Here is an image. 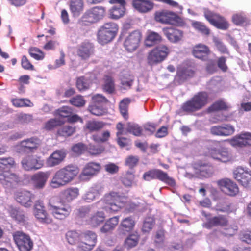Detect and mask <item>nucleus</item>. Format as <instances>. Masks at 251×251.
Here are the masks:
<instances>
[{"label":"nucleus","instance_id":"9","mask_svg":"<svg viewBox=\"0 0 251 251\" xmlns=\"http://www.w3.org/2000/svg\"><path fill=\"white\" fill-rule=\"evenodd\" d=\"M143 179L147 181L158 179L171 187L176 185L174 178L170 177L167 172L159 169H152L145 172L143 175Z\"/></svg>","mask_w":251,"mask_h":251},{"label":"nucleus","instance_id":"64","mask_svg":"<svg viewBox=\"0 0 251 251\" xmlns=\"http://www.w3.org/2000/svg\"><path fill=\"white\" fill-rule=\"evenodd\" d=\"M232 22L236 25H241L246 22V17L243 13L234 14L232 17Z\"/></svg>","mask_w":251,"mask_h":251},{"label":"nucleus","instance_id":"51","mask_svg":"<svg viewBox=\"0 0 251 251\" xmlns=\"http://www.w3.org/2000/svg\"><path fill=\"white\" fill-rule=\"evenodd\" d=\"M139 239V235L136 233L130 234L125 241V246L128 249L136 246Z\"/></svg>","mask_w":251,"mask_h":251},{"label":"nucleus","instance_id":"18","mask_svg":"<svg viewBox=\"0 0 251 251\" xmlns=\"http://www.w3.org/2000/svg\"><path fill=\"white\" fill-rule=\"evenodd\" d=\"M202 215L207 218V222L204 223V226L207 229L215 226L225 227L228 224V220L225 215H219L208 218L210 216V214H206L203 212Z\"/></svg>","mask_w":251,"mask_h":251},{"label":"nucleus","instance_id":"30","mask_svg":"<svg viewBox=\"0 0 251 251\" xmlns=\"http://www.w3.org/2000/svg\"><path fill=\"white\" fill-rule=\"evenodd\" d=\"M163 31L168 40L172 43L178 42L183 37V32L174 27L164 28Z\"/></svg>","mask_w":251,"mask_h":251},{"label":"nucleus","instance_id":"36","mask_svg":"<svg viewBox=\"0 0 251 251\" xmlns=\"http://www.w3.org/2000/svg\"><path fill=\"white\" fill-rule=\"evenodd\" d=\"M93 48L89 44L81 45L77 50L78 56L82 60L88 59L93 54Z\"/></svg>","mask_w":251,"mask_h":251},{"label":"nucleus","instance_id":"55","mask_svg":"<svg viewBox=\"0 0 251 251\" xmlns=\"http://www.w3.org/2000/svg\"><path fill=\"white\" fill-rule=\"evenodd\" d=\"M83 240L94 247L97 242V235L92 231H87L83 234Z\"/></svg>","mask_w":251,"mask_h":251},{"label":"nucleus","instance_id":"14","mask_svg":"<svg viewBox=\"0 0 251 251\" xmlns=\"http://www.w3.org/2000/svg\"><path fill=\"white\" fill-rule=\"evenodd\" d=\"M14 240L21 251H29L33 247V242L30 236L22 231H17L13 234Z\"/></svg>","mask_w":251,"mask_h":251},{"label":"nucleus","instance_id":"8","mask_svg":"<svg viewBox=\"0 0 251 251\" xmlns=\"http://www.w3.org/2000/svg\"><path fill=\"white\" fill-rule=\"evenodd\" d=\"M105 13V8L102 6H95L85 11L78 24L81 26H89L102 19Z\"/></svg>","mask_w":251,"mask_h":251},{"label":"nucleus","instance_id":"26","mask_svg":"<svg viewBox=\"0 0 251 251\" xmlns=\"http://www.w3.org/2000/svg\"><path fill=\"white\" fill-rule=\"evenodd\" d=\"M50 173L49 172H39L33 175L31 177V180L33 187L35 189H42L49 177Z\"/></svg>","mask_w":251,"mask_h":251},{"label":"nucleus","instance_id":"63","mask_svg":"<svg viewBox=\"0 0 251 251\" xmlns=\"http://www.w3.org/2000/svg\"><path fill=\"white\" fill-rule=\"evenodd\" d=\"M228 106L226 103L222 100H219L215 102L210 107L209 109L213 111H218L222 110H226Z\"/></svg>","mask_w":251,"mask_h":251},{"label":"nucleus","instance_id":"53","mask_svg":"<svg viewBox=\"0 0 251 251\" xmlns=\"http://www.w3.org/2000/svg\"><path fill=\"white\" fill-rule=\"evenodd\" d=\"M64 122L57 118H52L47 121L44 126L46 130H51L54 128L64 124Z\"/></svg>","mask_w":251,"mask_h":251},{"label":"nucleus","instance_id":"62","mask_svg":"<svg viewBox=\"0 0 251 251\" xmlns=\"http://www.w3.org/2000/svg\"><path fill=\"white\" fill-rule=\"evenodd\" d=\"M17 121L21 124H28L33 121L32 114L21 113L17 116Z\"/></svg>","mask_w":251,"mask_h":251},{"label":"nucleus","instance_id":"42","mask_svg":"<svg viewBox=\"0 0 251 251\" xmlns=\"http://www.w3.org/2000/svg\"><path fill=\"white\" fill-rule=\"evenodd\" d=\"M191 25L195 30L203 35L208 36L210 34V29L201 22L194 21L192 22Z\"/></svg>","mask_w":251,"mask_h":251},{"label":"nucleus","instance_id":"1","mask_svg":"<svg viewBox=\"0 0 251 251\" xmlns=\"http://www.w3.org/2000/svg\"><path fill=\"white\" fill-rule=\"evenodd\" d=\"M16 163L13 158H0V183L6 188H13L21 181V178L18 175L6 170L15 168Z\"/></svg>","mask_w":251,"mask_h":251},{"label":"nucleus","instance_id":"12","mask_svg":"<svg viewBox=\"0 0 251 251\" xmlns=\"http://www.w3.org/2000/svg\"><path fill=\"white\" fill-rule=\"evenodd\" d=\"M142 39V32L139 30H134L125 37L124 46L128 52H133L139 48Z\"/></svg>","mask_w":251,"mask_h":251},{"label":"nucleus","instance_id":"27","mask_svg":"<svg viewBox=\"0 0 251 251\" xmlns=\"http://www.w3.org/2000/svg\"><path fill=\"white\" fill-rule=\"evenodd\" d=\"M212 135L219 136H228L233 134L235 131L234 127L229 124L212 126L210 129Z\"/></svg>","mask_w":251,"mask_h":251},{"label":"nucleus","instance_id":"61","mask_svg":"<svg viewBox=\"0 0 251 251\" xmlns=\"http://www.w3.org/2000/svg\"><path fill=\"white\" fill-rule=\"evenodd\" d=\"M104 147L102 145L96 146L90 144L88 148L89 152L92 155H98L104 151Z\"/></svg>","mask_w":251,"mask_h":251},{"label":"nucleus","instance_id":"31","mask_svg":"<svg viewBox=\"0 0 251 251\" xmlns=\"http://www.w3.org/2000/svg\"><path fill=\"white\" fill-rule=\"evenodd\" d=\"M210 52L209 48L207 46L202 44L196 45L193 48V55L196 58L202 60H207Z\"/></svg>","mask_w":251,"mask_h":251},{"label":"nucleus","instance_id":"49","mask_svg":"<svg viewBox=\"0 0 251 251\" xmlns=\"http://www.w3.org/2000/svg\"><path fill=\"white\" fill-rule=\"evenodd\" d=\"M75 132V127L70 126H64L58 129L57 135L59 136L68 137Z\"/></svg>","mask_w":251,"mask_h":251},{"label":"nucleus","instance_id":"23","mask_svg":"<svg viewBox=\"0 0 251 251\" xmlns=\"http://www.w3.org/2000/svg\"><path fill=\"white\" fill-rule=\"evenodd\" d=\"M22 167L26 171L37 170L44 165L43 160L39 157L28 155L24 158L21 162Z\"/></svg>","mask_w":251,"mask_h":251},{"label":"nucleus","instance_id":"33","mask_svg":"<svg viewBox=\"0 0 251 251\" xmlns=\"http://www.w3.org/2000/svg\"><path fill=\"white\" fill-rule=\"evenodd\" d=\"M79 195V190L76 187H69L61 193V200L64 202H70L76 199Z\"/></svg>","mask_w":251,"mask_h":251},{"label":"nucleus","instance_id":"35","mask_svg":"<svg viewBox=\"0 0 251 251\" xmlns=\"http://www.w3.org/2000/svg\"><path fill=\"white\" fill-rule=\"evenodd\" d=\"M107 123L101 121L89 120L87 122L85 126V129L89 132H98L103 129Z\"/></svg>","mask_w":251,"mask_h":251},{"label":"nucleus","instance_id":"39","mask_svg":"<svg viewBox=\"0 0 251 251\" xmlns=\"http://www.w3.org/2000/svg\"><path fill=\"white\" fill-rule=\"evenodd\" d=\"M69 6L73 16H78L83 10L84 3L82 0H70Z\"/></svg>","mask_w":251,"mask_h":251},{"label":"nucleus","instance_id":"56","mask_svg":"<svg viewBox=\"0 0 251 251\" xmlns=\"http://www.w3.org/2000/svg\"><path fill=\"white\" fill-rule=\"evenodd\" d=\"M126 130L128 132L132 133L136 136L142 135V129L138 125L129 123L127 125Z\"/></svg>","mask_w":251,"mask_h":251},{"label":"nucleus","instance_id":"58","mask_svg":"<svg viewBox=\"0 0 251 251\" xmlns=\"http://www.w3.org/2000/svg\"><path fill=\"white\" fill-rule=\"evenodd\" d=\"M28 53L32 57L37 60H42L45 57L44 52L36 47H30L28 49Z\"/></svg>","mask_w":251,"mask_h":251},{"label":"nucleus","instance_id":"47","mask_svg":"<svg viewBox=\"0 0 251 251\" xmlns=\"http://www.w3.org/2000/svg\"><path fill=\"white\" fill-rule=\"evenodd\" d=\"M131 102V100L129 98H126L123 99L119 103V109L121 114L126 120L128 118V106Z\"/></svg>","mask_w":251,"mask_h":251},{"label":"nucleus","instance_id":"21","mask_svg":"<svg viewBox=\"0 0 251 251\" xmlns=\"http://www.w3.org/2000/svg\"><path fill=\"white\" fill-rule=\"evenodd\" d=\"M220 189L230 196H235L239 193V188L236 183L228 178H224L218 181Z\"/></svg>","mask_w":251,"mask_h":251},{"label":"nucleus","instance_id":"2","mask_svg":"<svg viewBox=\"0 0 251 251\" xmlns=\"http://www.w3.org/2000/svg\"><path fill=\"white\" fill-rule=\"evenodd\" d=\"M79 171L76 166L72 164L59 169L55 173L51 180V187L57 188L69 184L77 176Z\"/></svg>","mask_w":251,"mask_h":251},{"label":"nucleus","instance_id":"13","mask_svg":"<svg viewBox=\"0 0 251 251\" xmlns=\"http://www.w3.org/2000/svg\"><path fill=\"white\" fill-rule=\"evenodd\" d=\"M41 140L36 136H33L21 141L18 144L21 152L30 153L36 151L40 147Z\"/></svg>","mask_w":251,"mask_h":251},{"label":"nucleus","instance_id":"52","mask_svg":"<svg viewBox=\"0 0 251 251\" xmlns=\"http://www.w3.org/2000/svg\"><path fill=\"white\" fill-rule=\"evenodd\" d=\"M155 224V220L151 217H146L143 224L142 231L144 233H149L152 229Z\"/></svg>","mask_w":251,"mask_h":251},{"label":"nucleus","instance_id":"3","mask_svg":"<svg viewBox=\"0 0 251 251\" xmlns=\"http://www.w3.org/2000/svg\"><path fill=\"white\" fill-rule=\"evenodd\" d=\"M208 93L205 91L199 92L183 103L181 110L183 112L192 113L201 109L208 103Z\"/></svg>","mask_w":251,"mask_h":251},{"label":"nucleus","instance_id":"19","mask_svg":"<svg viewBox=\"0 0 251 251\" xmlns=\"http://www.w3.org/2000/svg\"><path fill=\"white\" fill-rule=\"evenodd\" d=\"M234 177L244 187L251 189V171L237 167L233 172Z\"/></svg>","mask_w":251,"mask_h":251},{"label":"nucleus","instance_id":"46","mask_svg":"<svg viewBox=\"0 0 251 251\" xmlns=\"http://www.w3.org/2000/svg\"><path fill=\"white\" fill-rule=\"evenodd\" d=\"M111 136V133L109 130H103L100 134H93L91 138L92 139L97 143H105L109 141Z\"/></svg>","mask_w":251,"mask_h":251},{"label":"nucleus","instance_id":"29","mask_svg":"<svg viewBox=\"0 0 251 251\" xmlns=\"http://www.w3.org/2000/svg\"><path fill=\"white\" fill-rule=\"evenodd\" d=\"M135 224V220L133 216L125 217L122 220L118 230L121 234L126 235L133 230Z\"/></svg>","mask_w":251,"mask_h":251},{"label":"nucleus","instance_id":"44","mask_svg":"<svg viewBox=\"0 0 251 251\" xmlns=\"http://www.w3.org/2000/svg\"><path fill=\"white\" fill-rule=\"evenodd\" d=\"M103 90L108 93L112 94L115 91V84L113 78L109 75H105L103 78V84L102 85Z\"/></svg>","mask_w":251,"mask_h":251},{"label":"nucleus","instance_id":"60","mask_svg":"<svg viewBox=\"0 0 251 251\" xmlns=\"http://www.w3.org/2000/svg\"><path fill=\"white\" fill-rule=\"evenodd\" d=\"M88 110L93 115L98 116L103 115L105 113V110L102 107L95 104L90 105Z\"/></svg>","mask_w":251,"mask_h":251},{"label":"nucleus","instance_id":"43","mask_svg":"<svg viewBox=\"0 0 251 251\" xmlns=\"http://www.w3.org/2000/svg\"><path fill=\"white\" fill-rule=\"evenodd\" d=\"M125 5L114 6L109 10L110 18L118 19L125 15Z\"/></svg>","mask_w":251,"mask_h":251},{"label":"nucleus","instance_id":"17","mask_svg":"<svg viewBox=\"0 0 251 251\" xmlns=\"http://www.w3.org/2000/svg\"><path fill=\"white\" fill-rule=\"evenodd\" d=\"M60 201L59 205L50 204L52 215L56 219L63 220L69 216L72 208L69 204Z\"/></svg>","mask_w":251,"mask_h":251},{"label":"nucleus","instance_id":"34","mask_svg":"<svg viewBox=\"0 0 251 251\" xmlns=\"http://www.w3.org/2000/svg\"><path fill=\"white\" fill-rule=\"evenodd\" d=\"M162 40V36L159 33L148 30L145 40V44L147 47H150L161 42Z\"/></svg>","mask_w":251,"mask_h":251},{"label":"nucleus","instance_id":"16","mask_svg":"<svg viewBox=\"0 0 251 251\" xmlns=\"http://www.w3.org/2000/svg\"><path fill=\"white\" fill-rule=\"evenodd\" d=\"M33 212L34 215L40 222L45 224L52 222V219L48 215L43 201L38 200L35 201Z\"/></svg>","mask_w":251,"mask_h":251},{"label":"nucleus","instance_id":"45","mask_svg":"<svg viewBox=\"0 0 251 251\" xmlns=\"http://www.w3.org/2000/svg\"><path fill=\"white\" fill-rule=\"evenodd\" d=\"M11 101L15 107H31L34 105L30 100L26 98H13Z\"/></svg>","mask_w":251,"mask_h":251},{"label":"nucleus","instance_id":"24","mask_svg":"<svg viewBox=\"0 0 251 251\" xmlns=\"http://www.w3.org/2000/svg\"><path fill=\"white\" fill-rule=\"evenodd\" d=\"M100 165L98 163L91 162L86 165L80 175L82 180H89L93 176L96 175L100 171Z\"/></svg>","mask_w":251,"mask_h":251},{"label":"nucleus","instance_id":"4","mask_svg":"<svg viewBox=\"0 0 251 251\" xmlns=\"http://www.w3.org/2000/svg\"><path fill=\"white\" fill-rule=\"evenodd\" d=\"M118 29V25L114 22H109L104 23L98 30V42L103 45L110 43L116 37Z\"/></svg>","mask_w":251,"mask_h":251},{"label":"nucleus","instance_id":"11","mask_svg":"<svg viewBox=\"0 0 251 251\" xmlns=\"http://www.w3.org/2000/svg\"><path fill=\"white\" fill-rule=\"evenodd\" d=\"M203 16L211 25L218 29L226 30L229 27L228 23L223 17L208 8L203 9Z\"/></svg>","mask_w":251,"mask_h":251},{"label":"nucleus","instance_id":"41","mask_svg":"<svg viewBox=\"0 0 251 251\" xmlns=\"http://www.w3.org/2000/svg\"><path fill=\"white\" fill-rule=\"evenodd\" d=\"M92 84V80L84 76L79 77L76 81V88L80 91H84L90 88Z\"/></svg>","mask_w":251,"mask_h":251},{"label":"nucleus","instance_id":"28","mask_svg":"<svg viewBox=\"0 0 251 251\" xmlns=\"http://www.w3.org/2000/svg\"><path fill=\"white\" fill-rule=\"evenodd\" d=\"M66 156V153L64 150H56L47 158L46 165L49 167L57 166L63 161Z\"/></svg>","mask_w":251,"mask_h":251},{"label":"nucleus","instance_id":"57","mask_svg":"<svg viewBox=\"0 0 251 251\" xmlns=\"http://www.w3.org/2000/svg\"><path fill=\"white\" fill-rule=\"evenodd\" d=\"M55 113L57 115H58L60 117L67 118L72 114L73 109L71 107L67 106H63L61 108L57 109L55 111Z\"/></svg>","mask_w":251,"mask_h":251},{"label":"nucleus","instance_id":"59","mask_svg":"<svg viewBox=\"0 0 251 251\" xmlns=\"http://www.w3.org/2000/svg\"><path fill=\"white\" fill-rule=\"evenodd\" d=\"M69 102L75 107H82L85 104V100L83 97L80 95H77L73 97L69 100Z\"/></svg>","mask_w":251,"mask_h":251},{"label":"nucleus","instance_id":"5","mask_svg":"<svg viewBox=\"0 0 251 251\" xmlns=\"http://www.w3.org/2000/svg\"><path fill=\"white\" fill-rule=\"evenodd\" d=\"M125 197L120 196L115 192H110L106 194L100 202L104 205L103 209L111 212H116L120 210L123 206L124 202L123 199Z\"/></svg>","mask_w":251,"mask_h":251},{"label":"nucleus","instance_id":"20","mask_svg":"<svg viewBox=\"0 0 251 251\" xmlns=\"http://www.w3.org/2000/svg\"><path fill=\"white\" fill-rule=\"evenodd\" d=\"M195 71L190 66L180 65L177 67L175 80L178 84H181L194 76Z\"/></svg>","mask_w":251,"mask_h":251},{"label":"nucleus","instance_id":"48","mask_svg":"<svg viewBox=\"0 0 251 251\" xmlns=\"http://www.w3.org/2000/svg\"><path fill=\"white\" fill-rule=\"evenodd\" d=\"M66 238L69 244L75 245L81 239V234L75 230H70L66 234Z\"/></svg>","mask_w":251,"mask_h":251},{"label":"nucleus","instance_id":"7","mask_svg":"<svg viewBox=\"0 0 251 251\" xmlns=\"http://www.w3.org/2000/svg\"><path fill=\"white\" fill-rule=\"evenodd\" d=\"M219 143L218 141H214L213 145L208 148V155L214 159L224 163L232 161L234 157L231 151L226 147L218 148Z\"/></svg>","mask_w":251,"mask_h":251},{"label":"nucleus","instance_id":"50","mask_svg":"<svg viewBox=\"0 0 251 251\" xmlns=\"http://www.w3.org/2000/svg\"><path fill=\"white\" fill-rule=\"evenodd\" d=\"M105 218L104 213L102 211H98L95 213L90 219V223L94 226H97L103 223Z\"/></svg>","mask_w":251,"mask_h":251},{"label":"nucleus","instance_id":"15","mask_svg":"<svg viewBox=\"0 0 251 251\" xmlns=\"http://www.w3.org/2000/svg\"><path fill=\"white\" fill-rule=\"evenodd\" d=\"M193 168L195 174L200 177H209L213 173L211 165L203 160H199L194 162Z\"/></svg>","mask_w":251,"mask_h":251},{"label":"nucleus","instance_id":"54","mask_svg":"<svg viewBox=\"0 0 251 251\" xmlns=\"http://www.w3.org/2000/svg\"><path fill=\"white\" fill-rule=\"evenodd\" d=\"M215 209L217 212L229 213L232 212L231 204L228 201H222L216 205Z\"/></svg>","mask_w":251,"mask_h":251},{"label":"nucleus","instance_id":"10","mask_svg":"<svg viewBox=\"0 0 251 251\" xmlns=\"http://www.w3.org/2000/svg\"><path fill=\"white\" fill-rule=\"evenodd\" d=\"M169 53L170 50L167 46L163 45L158 46L149 52L148 63L151 66L160 63L167 58Z\"/></svg>","mask_w":251,"mask_h":251},{"label":"nucleus","instance_id":"38","mask_svg":"<svg viewBox=\"0 0 251 251\" xmlns=\"http://www.w3.org/2000/svg\"><path fill=\"white\" fill-rule=\"evenodd\" d=\"M119 217L114 216L109 218L101 227L100 232L103 233H107L113 230L119 223Z\"/></svg>","mask_w":251,"mask_h":251},{"label":"nucleus","instance_id":"22","mask_svg":"<svg viewBox=\"0 0 251 251\" xmlns=\"http://www.w3.org/2000/svg\"><path fill=\"white\" fill-rule=\"evenodd\" d=\"M35 197L34 194L27 190L17 191L14 194V198L16 201L25 207L32 206Z\"/></svg>","mask_w":251,"mask_h":251},{"label":"nucleus","instance_id":"25","mask_svg":"<svg viewBox=\"0 0 251 251\" xmlns=\"http://www.w3.org/2000/svg\"><path fill=\"white\" fill-rule=\"evenodd\" d=\"M229 143L234 147L242 148L251 146V133H241L232 138Z\"/></svg>","mask_w":251,"mask_h":251},{"label":"nucleus","instance_id":"32","mask_svg":"<svg viewBox=\"0 0 251 251\" xmlns=\"http://www.w3.org/2000/svg\"><path fill=\"white\" fill-rule=\"evenodd\" d=\"M132 4L136 10L142 13L151 11L154 7V3L149 0H133Z\"/></svg>","mask_w":251,"mask_h":251},{"label":"nucleus","instance_id":"40","mask_svg":"<svg viewBox=\"0 0 251 251\" xmlns=\"http://www.w3.org/2000/svg\"><path fill=\"white\" fill-rule=\"evenodd\" d=\"M103 192L102 188L99 186L92 187L84 196V200L87 202H90L98 198Z\"/></svg>","mask_w":251,"mask_h":251},{"label":"nucleus","instance_id":"37","mask_svg":"<svg viewBox=\"0 0 251 251\" xmlns=\"http://www.w3.org/2000/svg\"><path fill=\"white\" fill-rule=\"evenodd\" d=\"M9 214L11 218L16 222L25 224L27 218L25 215L24 212L16 208L11 207L9 210Z\"/></svg>","mask_w":251,"mask_h":251},{"label":"nucleus","instance_id":"6","mask_svg":"<svg viewBox=\"0 0 251 251\" xmlns=\"http://www.w3.org/2000/svg\"><path fill=\"white\" fill-rule=\"evenodd\" d=\"M154 19L157 22L163 24L183 26L185 22L176 13L168 10H161L155 13Z\"/></svg>","mask_w":251,"mask_h":251}]
</instances>
